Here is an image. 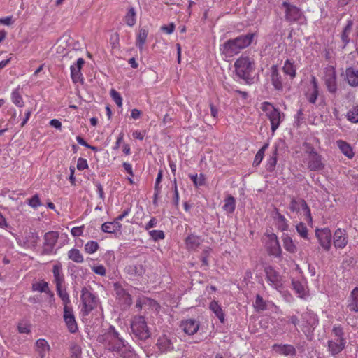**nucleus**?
Returning <instances> with one entry per match:
<instances>
[{"mask_svg":"<svg viewBox=\"0 0 358 358\" xmlns=\"http://www.w3.org/2000/svg\"><path fill=\"white\" fill-rule=\"evenodd\" d=\"M97 341L104 344L109 351L115 352L123 358H130L134 354L131 346L120 336L113 326H110L103 334L99 335Z\"/></svg>","mask_w":358,"mask_h":358,"instance_id":"nucleus-1","label":"nucleus"},{"mask_svg":"<svg viewBox=\"0 0 358 358\" xmlns=\"http://www.w3.org/2000/svg\"><path fill=\"white\" fill-rule=\"evenodd\" d=\"M255 33H248L238 37L229 39L220 47V51L227 57H232L238 54L243 49L248 47L252 42Z\"/></svg>","mask_w":358,"mask_h":358,"instance_id":"nucleus-2","label":"nucleus"},{"mask_svg":"<svg viewBox=\"0 0 358 358\" xmlns=\"http://www.w3.org/2000/svg\"><path fill=\"white\" fill-rule=\"evenodd\" d=\"M237 76L250 83L252 80L250 73L254 70V62L248 57L242 55L234 64Z\"/></svg>","mask_w":358,"mask_h":358,"instance_id":"nucleus-3","label":"nucleus"},{"mask_svg":"<svg viewBox=\"0 0 358 358\" xmlns=\"http://www.w3.org/2000/svg\"><path fill=\"white\" fill-rule=\"evenodd\" d=\"M131 329L135 337L141 341H145L150 337V332L145 317L143 316L134 317L131 324Z\"/></svg>","mask_w":358,"mask_h":358,"instance_id":"nucleus-4","label":"nucleus"},{"mask_svg":"<svg viewBox=\"0 0 358 358\" xmlns=\"http://www.w3.org/2000/svg\"><path fill=\"white\" fill-rule=\"evenodd\" d=\"M81 293V300L83 306V311L84 315H87L92 310L96 308L98 298L86 287L82 289Z\"/></svg>","mask_w":358,"mask_h":358,"instance_id":"nucleus-5","label":"nucleus"},{"mask_svg":"<svg viewBox=\"0 0 358 358\" xmlns=\"http://www.w3.org/2000/svg\"><path fill=\"white\" fill-rule=\"evenodd\" d=\"M280 8L284 9L285 19L288 22H297L303 15V12L299 8L291 4L288 1H283Z\"/></svg>","mask_w":358,"mask_h":358,"instance_id":"nucleus-6","label":"nucleus"},{"mask_svg":"<svg viewBox=\"0 0 358 358\" xmlns=\"http://www.w3.org/2000/svg\"><path fill=\"white\" fill-rule=\"evenodd\" d=\"M323 80L327 90L331 94H335L337 92V83L336 71L334 66H329L325 68Z\"/></svg>","mask_w":358,"mask_h":358,"instance_id":"nucleus-7","label":"nucleus"},{"mask_svg":"<svg viewBox=\"0 0 358 358\" xmlns=\"http://www.w3.org/2000/svg\"><path fill=\"white\" fill-rule=\"evenodd\" d=\"M44 242L43 244L42 255H50L53 252L54 248L59 238V232L48 231L44 235Z\"/></svg>","mask_w":358,"mask_h":358,"instance_id":"nucleus-8","label":"nucleus"},{"mask_svg":"<svg viewBox=\"0 0 358 358\" xmlns=\"http://www.w3.org/2000/svg\"><path fill=\"white\" fill-rule=\"evenodd\" d=\"M289 209L292 212H299L301 209L305 213L306 220L308 222H312L310 209L304 199L292 198L290 201Z\"/></svg>","mask_w":358,"mask_h":358,"instance_id":"nucleus-9","label":"nucleus"},{"mask_svg":"<svg viewBox=\"0 0 358 358\" xmlns=\"http://www.w3.org/2000/svg\"><path fill=\"white\" fill-rule=\"evenodd\" d=\"M266 278L269 284L274 288L278 289L282 287V278L278 272L273 267L267 266L264 268Z\"/></svg>","mask_w":358,"mask_h":358,"instance_id":"nucleus-10","label":"nucleus"},{"mask_svg":"<svg viewBox=\"0 0 358 358\" xmlns=\"http://www.w3.org/2000/svg\"><path fill=\"white\" fill-rule=\"evenodd\" d=\"M63 317L69 331L71 334L76 333L78 327L71 307H64Z\"/></svg>","mask_w":358,"mask_h":358,"instance_id":"nucleus-11","label":"nucleus"},{"mask_svg":"<svg viewBox=\"0 0 358 358\" xmlns=\"http://www.w3.org/2000/svg\"><path fill=\"white\" fill-rule=\"evenodd\" d=\"M315 236L317 238L320 245L327 251L331 248V232L329 229L324 228L316 229Z\"/></svg>","mask_w":358,"mask_h":358,"instance_id":"nucleus-12","label":"nucleus"},{"mask_svg":"<svg viewBox=\"0 0 358 358\" xmlns=\"http://www.w3.org/2000/svg\"><path fill=\"white\" fill-rule=\"evenodd\" d=\"M267 117L271 122V131L274 133L280 126L281 121L283 120L285 115L284 113H282L279 109L272 107V110L268 113V115Z\"/></svg>","mask_w":358,"mask_h":358,"instance_id":"nucleus-13","label":"nucleus"},{"mask_svg":"<svg viewBox=\"0 0 358 358\" xmlns=\"http://www.w3.org/2000/svg\"><path fill=\"white\" fill-rule=\"evenodd\" d=\"M322 156L315 154L307 157L308 169L311 171H320L324 169V164L322 161Z\"/></svg>","mask_w":358,"mask_h":358,"instance_id":"nucleus-14","label":"nucleus"},{"mask_svg":"<svg viewBox=\"0 0 358 358\" xmlns=\"http://www.w3.org/2000/svg\"><path fill=\"white\" fill-rule=\"evenodd\" d=\"M273 350L278 354L284 356H294L296 354L295 347L290 344H278L273 345Z\"/></svg>","mask_w":358,"mask_h":358,"instance_id":"nucleus-15","label":"nucleus"},{"mask_svg":"<svg viewBox=\"0 0 358 358\" xmlns=\"http://www.w3.org/2000/svg\"><path fill=\"white\" fill-rule=\"evenodd\" d=\"M184 332L188 335H194L199 328V322L194 319L182 321L180 326Z\"/></svg>","mask_w":358,"mask_h":358,"instance_id":"nucleus-16","label":"nucleus"},{"mask_svg":"<svg viewBox=\"0 0 358 358\" xmlns=\"http://www.w3.org/2000/svg\"><path fill=\"white\" fill-rule=\"evenodd\" d=\"M84 64L85 60L83 58H79L76 64L71 66V76L73 83L78 81L83 82V76L80 70Z\"/></svg>","mask_w":358,"mask_h":358,"instance_id":"nucleus-17","label":"nucleus"},{"mask_svg":"<svg viewBox=\"0 0 358 358\" xmlns=\"http://www.w3.org/2000/svg\"><path fill=\"white\" fill-rule=\"evenodd\" d=\"M345 338H341V340H338V338L330 340L328 341L329 351L332 355L335 356L345 348Z\"/></svg>","mask_w":358,"mask_h":358,"instance_id":"nucleus-18","label":"nucleus"},{"mask_svg":"<svg viewBox=\"0 0 358 358\" xmlns=\"http://www.w3.org/2000/svg\"><path fill=\"white\" fill-rule=\"evenodd\" d=\"M268 245L270 255L276 257H280L281 256L282 250L275 234H272L269 236V241Z\"/></svg>","mask_w":358,"mask_h":358,"instance_id":"nucleus-19","label":"nucleus"},{"mask_svg":"<svg viewBox=\"0 0 358 358\" xmlns=\"http://www.w3.org/2000/svg\"><path fill=\"white\" fill-rule=\"evenodd\" d=\"M348 243L347 234L345 230L338 229L334 234V245L336 248H343Z\"/></svg>","mask_w":358,"mask_h":358,"instance_id":"nucleus-20","label":"nucleus"},{"mask_svg":"<svg viewBox=\"0 0 358 358\" xmlns=\"http://www.w3.org/2000/svg\"><path fill=\"white\" fill-rule=\"evenodd\" d=\"M345 80L352 87L358 86V68L348 67L345 71Z\"/></svg>","mask_w":358,"mask_h":358,"instance_id":"nucleus-21","label":"nucleus"},{"mask_svg":"<svg viewBox=\"0 0 358 358\" xmlns=\"http://www.w3.org/2000/svg\"><path fill=\"white\" fill-rule=\"evenodd\" d=\"M271 83L274 88L277 90H282L283 85L282 77L278 72V66L273 65L271 66Z\"/></svg>","mask_w":358,"mask_h":358,"instance_id":"nucleus-22","label":"nucleus"},{"mask_svg":"<svg viewBox=\"0 0 358 358\" xmlns=\"http://www.w3.org/2000/svg\"><path fill=\"white\" fill-rule=\"evenodd\" d=\"M347 308L351 312L358 313V287L351 292L348 299Z\"/></svg>","mask_w":358,"mask_h":358,"instance_id":"nucleus-23","label":"nucleus"},{"mask_svg":"<svg viewBox=\"0 0 358 358\" xmlns=\"http://www.w3.org/2000/svg\"><path fill=\"white\" fill-rule=\"evenodd\" d=\"M125 272L131 277L142 276L145 269L142 264H130L125 267Z\"/></svg>","mask_w":358,"mask_h":358,"instance_id":"nucleus-24","label":"nucleus"},{"mask_svg":"<svg viewBox=\"0 0 358 358\" xmlns=\"http://www.w3.org/2000/svg\"><path fill=\"white\" fill-rule=\"evenodd\" d=\"M52 273L54 276V282L55 283L56 287L62 286V284L64 282V277L60 263L53 266Z\"/></svg>","mask_w":358,"mask_h":358,"instance_id":"nucleus-25","label":"nucleus"},{"mask_svg":"<svg viewBox=\"0 0 358 358\" xmlns=\"http://www.w3.org/2000/svg\"><path fill=\"white\" fill-rule=\"evenodd\" d=\"M157 345L162 351L171 350L173 348L171 338L166 335L159 336Z\"/></svg>","mask_w":358,"mask_h":358,"instance_id":"nucleus-26","label":"nucleus"},{"mask_svg":"<svg viewBox=\"0 0 358 358\" xmlns=\"http://www.w3.org/2000/svg\"><path fill=\"white\" fill-rule=\"evenodd\" d=\"M336 144L343 155L350 159L353 157L354 152L349 143L344 141L338 140L336 141Z\"/></svg>","mask_w":358,"mask_h":358,"instance_id":"nucleus-27","label":"nucleus"},{"mask_svg":"<svg viewBox=\"0 0 358 358\" xmlns=\"http://www.w3.org/2000/svg\"><path fill=\"white\" fill-rule=\"evenodd\" d=\"M185 243L189 250H196L200 245L201 239L198 236L190 234L186 238Z\"/></svg>","mask_w":358,"mask_h":358,"instance_id":"nucleus-28","label":"nucleus"},{"mask_svg":"<svg viewBox=\"0 0 358 358\" xmlns=\"http://www.w3.org/2000/svg\"><path fill=\"white\" fill-rule=\"evenodd\" d=\"M32 290L44 292L50 296V298H53V293L49 289L48 283L45 281L37 282L32 284Z\"/></svg>","mask_w":358,"mask_h":358,"instance_id":"nucleus-29","label":"nucleus"},{"mask_svg":"<svg viewBox=\"0 0 358 358\" xmlns=\"http://www.w3.org/2000/svg\"><path fill=\"white\" fill-rule=\"evenodd\" d=\"M209 308L215 314L220 321L222 323H224V314L218 303L215 301H211Z\"/></svg>","mask_w":358,"mask_h":358,"instance_id":"nucleus-30","label":"nucleus"},{"mask_svg":"<svg viewBox=\"0 0 358 358\" xmlns=\"http://www.w3.org/2000/svg\"><path fill=\"white\" fill-rule=\"evenodd\" d=\"M36 348L40 357L44 358L45 352L49 350V345L45 339H38L36 342Z\"/></svg>","mask_w":358,"mask_h":358,"instance_id":"nucleus-31","label":"nucleus"},{"mask_svg":"<svg viewBox=\"0 0 358 358\" xmlns=\"http://www.w3.org/2000/svg\"><path fill=\"white\" fill-rule=\"evenodd\" d=\"M283 241V246L285 249L290 252L295 253L297 251V248L296 245L294 243L291 237L287 235H285L282 238Z\"/></svg>","mask_w":358,"mask_h":358,"instance_id":"nucleus-32","label":"nucleus"},{"mask_svg":"<svg viewBox=\"0 0 358 358\" xmlns=\"http://www.w3.org/2000/svg\"><path fill=\"white\" fill-rule=\"evenodd\" d=\"M283 72L290 76L292 79L294 78L296 76V69L294 66V63L291 62L289 59H287L285 62L284 66L282 67Z\"/></svg>","mask_w":358,"mask_h":358,"instance_id":"nucleus-33","label":"nucleus"},{"mask_svg":"<svg viewBox=\"0 0 358 358\" xmlns=\"http://www.w3.org/2000/svg\"><path fill=\"white\" fill-rule=\"evenodd\" d=\"M68 258L76 263H82L84 261L83 255L80 250L73 248L68 252Z\"/></svg>","mask_w":358,"mask_h":358,"instance_id":"nucleus-34","label":"nucleus"},{"mask_svg":"<svg viewBox=\"0 0 358 358\" xmlns=\"http://www.w3.org/2000/svg\"><path fill=\"white\" fill-rule=\"evenodd\" d=\"M352 27V22L351 20L348 22V24L344 27L342 34H341V40L343 42V47L344 48L346 45L349 43L350 38H349V34L350 33Z\"/></svg>","mask_w":358,"mask_h":358,"instance_id":"nucleus-35","label":"nucleus"},{"mask_svg":"<svg viewBox=\"0 0 358 358\" xmlns=\"http://www.w3.org/2000/svg\"><path fill=\"white\" fill-rule=\"evenodd\" d=\"M136 11L134 8L130 7L124 16V21L126 24L129 27H133L136 24Z\"/></svg>","mask_w":358,"mask_h":358,"instance_id":"nucleus-36","label":"nucleus"},{"mask_svg":"<svg viewBox=\"0 0 358 358\" xmlns=\"http://www.w3.org/2000/svg\"><path fill=\"white\" fill-rule=\"evenodd\" d=\"M236 207V201L234 196H229L225 200H224V204L223 206V209L228 213H232Z\"/></svg>","mask_w":358,"mask_h":358,"instance_id":"nucleus-37","label":"nucleus"},{"mask_svg":"<svg viewBox=\"0 0 358 358\" xmlns=\"http://www.w3.org/2000/svg\"><path fill=\"white\" fill-rule=\"evenodd\" d=\"M277 155H278V148H275L273 150L272 155L267 161L266 169L269 172H273L277 164Z\"/></svg>","mask_w":358,"mask_h":358,"instance_id":"nucleus-38","label":"nucleus"},{"mask_svg":"<svg viewBox=\"0 0 358 358\" xmlns=\"http://www.w3.org/2000/svg\"><path fill=\"white\" fill-rule=\"evenodd\" d=\"M56 290L58 296L63 302L64 307L69 306L68 304L70 303V299L66 289H62V286H59L56 287Z\"/></svg>","mask_w":358,"mask_h":358,"instance_id":"nucleus-39","label":"nucleus"},{"mask_svg":"<svg viewBox=\"0 0 358 358\" xmlns=\"http://www.w3.org/2000/svg\"><path fill=\"white\" fill-rule=\"evenodd\" d=\"M148 31L145 29H141L139 30V34L137 37L136 45L138 47L140 50L143 49V46L145 44L147 36H148Z\"/></svg>","mask_w":358,"mask_h":358,"instance_id":"nucleus-40","label":"nucleus"},{"mask_svg":"<svg viewBox=\"0 0 358 358\" xmlns=\"http://www.w3.org/2000/svg\"><path fill=\"white\" fill-rule=\"evenodd\" d=\"M268 146V143H265L262 146V148L258 150V152H257V154L255 157V159L253 162L254 166H257L261 163V162L262 161V159L264 158L265 150H266Z\"/></svg>","mask_w":358,"mask_h":358,"instance_id":"nucleus-41","label":"nucleus"},{"mask_svg":"<svg viewBox=\"0 0 358 358\" xmlns=\"http://www.w3.org/2000/svg\"><path fill=\"white\" fill-rule=\"evenodd\" d=\"M20 87L16 88L11 94L13 103L18 107L23 106V100L19 92Z\"/></svg>","mask_w":358,"mask_h":358,"instance_id":"nucleus-42","label":"nucleus"},{"mask_svg":"<svg viewBox=\"0 0 358 358\" xmlns=\"http://www.w3.org/2000/svg\"><path fill=\"white\" fill-rule=\"evenodd\" d=\"M189 178L196 187L203 186L205 184V176L203 173L189 175Z\"/></svg>","mask_w":358,"mask_h":358,"instance_id":"nucleus-43","label":"nucleus"},{"mask_svg":"<svg viewBox=\"0 0 358 358\" xmlns=\"http://www.w3.org/2000/svg\"><path fill=\"white\" fill-rule=\"evenodd\" d=\"M347 118L353 123L358 122V106L353 107L348 112Z\"/></svg>","mask_w":358,"mask_h":358,"instance_id":"nucleus-44","label":"nucleus"},{"mask_svg":"<svg viewBox=\"0 0 358 358\" xmlns=\"http://www.w3.org/2000/svg\"><path fill=\"white\" fill-rule=\"evenodd\" d=\"M296 229L297 232L302 238L304 239H309L308 229L304 223L300 222L296 225Z\"/></svg>","mask_w":358,"mask_h":358,"instance_id":"nucleus-45","label":"nucleus"},{"mask_svg":"<svg viewBox=\"0 0 358 358\" xmlns=\"http://www.w3.org/2000/svg\"><path fill=\"white\" fill-rule=\"evenodd\" d=\"M254 306L257 310H264L266 309V301L259 294L256 296Z\"/></svg>","mask_w":358,"mask_h":358,"instance_id":"nucleus-46","label":"nucleus"},{"mask_svg":"<svg viewBox=\"0 0 358 358\" xmlns=\"http://www.w3.org/2000/svg\"><path fill=\"white\" fill-rule=\"evenodd\" d=\"M99 248V244L97 242L91 241L87 242L85 245V250L89 254L95 252Z\"/></svg>","mask_w":358,"mask_h":358,"instance_id":"nucleus-47","label":"nucleus"},{"mask_svg":"<svg viewBox=\"0 0 358 358\" xmlns=\"http://www.w3.org/2000/svg\"><path fill=\"white\" fill-rule=\"evenodd\" d=\"M110 96L115 103L119 106L122 107V98L120 94L116 91L115 89H112L110 90Z\"/></svg>","mask_w":358,"mask_h":358,"instance_id":"nucleus-48","label":"nucleus"},{"mask_svg":"<svg viewBox=\"0 0 358 358\" xmlns=\"http://www.w3.org/2000/svg\"><path fill=\"white\" fill-rule=\"evenodd\" d=\"M149 234L154 241H158L164 238V233L162 230H152L149 231Z\"/></svg>","mask_w":358,"mask_h":358,"instance_id":"nucleus-49","label":"nucleus"},{"mask_svg":"<svg viewBox=\"0 0 358 358\" xmlns=\"http://www.w3.org/2000/svg\"><path fill=\"white\" fill-rule=\"evenodd\" d=\"M28 203L34 208L41 206V203L38 194H35L31 199H28Z\"/></svg>","mask_w":358,"mask_h":358,"instance_id":"nucleus-50","label":"nucleus"},{"mask_svg":"<svg viewBox=\"0 0 358 358\" xmlns=\"http://www.w3.org/2000/svg\"><path fill=\"white\" fill-rule=\"evenodd\" d=\"M101 230L105 233H115L116 231L111 222H107L102 224Z\"/></svg>","mask_w":358,"mask_h":358,"instance_id":"nucleus-51","label":"nucleus"},{"mask_svg":"<svg viewBox=\"0 0 358 358\" xmlns=\"http://www.w3.org/2000/svg\"><path fill=\"white\" fill-rule=\"evenodd\" d=\"M332 332L334 334V336L338 338V340H341V338H344V331L343 329L341 326L334 327L332 329Z\"/></svg>","mask_w":358,"mask_h":358,"instance_id":"nucleus-52","label":"nucleus"},{"mask_svg":"<svg viewBox=\"0 0 358 358\" xmlns=\"http://www.w3.org/2000/svg\"><path fill=\"white\" fill-rule=\"evenodd\" d=\"M27 241H30L33 246H36L38 240V234L36 232H29L27 236Z\"/></svg>","mask_w":358,"mask_h":358,"instance_id":"nucleus-53","label":"nucleus"},{"mask_svg":"<svg viewBox=\"0 0 358 358\" xmlns=\"http://www.w3.org/2000/svg\"><path fill=\"white\" fill-rule=\"evenodd\" d=\"M71 358H80L81 355V349L79 345H74L71 348Z\"/></svg>","mask_w":358,"mask_h":358,"instance_id":"nucleus-54","label":"nucleus"},{"mask_svg":"<svg viewBox=\"0 0 358 358\" xmlns=\"http://www.w3.org/2000/svg\"><path fill=\"white\" fill-rule=\"evenodd\" d=\"M92 271L97 275L104 276L106 273L105 267L102 265L94 266L92 267Z\"/></svg>","mask_w":358,"mask_h":358,"instance_id":"nucleus-55","label":"nucleus"},{"mask_svg":"<svg viewBox=\"0 0 358 358\" xmlns=\"http://www.w3.org/2000/svg\"><path fill=\"white\" fill-rule=\"evenodd\" d=\"M88 168V164L85 159L82 157L78 158L77 162V169L80 171H83Z\"/></svg>","mask_w":358,"mask_h":358,"instance_id":"nucleus-56","label":"nucleus"},{"mask_svg":"<svg viewBox=\"0 0 358 358\" xmlns=\"http://www.w3.org/2000/svg\"><path fill=\"white\" fill-rule=\"evenodd\" d=\"M319 94V90H313V92L310 94H307V99L308 101L311 103H315V101L317 99Z\"/></svg>","mask_w":358,"mask_h":358,"instance_id":"nucleus-57","label":"nucleus"},{"mask_svg":"<svg viewBox=\"0 0 358 358\" xmlns=\"http://www.w3.org/2000/svg\"><path fill=\"white\" fill-rule=\"evenodd\" d=\"M292 285L294 290L299 294L304 293V288L303 285L298 281H292Z\"/></svg>","mask_w":358,"mask_h":358,"instance_id":"nucleus-58","label":"nucleus"},{"mask_svg":"<svg viewBox=\"0 0 358 358\" xmlns=\"http://www.w3.org/2000/svg\"><path fill=\"white\" fill-rule=\"evenodd\" d=\"M161 29L166 34H171L174 31L175 24L174 23L171 22L168 25H163L161 27Z\"/></svg>","mask_w":358,"mask_h":358,"instance_id":"nucleus-59","label":"nucleus"},{"mask_svg":"<svg viewBox=\"0 0 358 358\" xmlns=\"http://www.w3.org/2000/svg\"><path fill=\"white\" fill-rule=\"evenodd\" d=\"M275 210H276V215H277V218L278 220V222L280 223L285 224V227H282V230H287L288 224L287 223V220L285 219V216L281 215L277 209H275Z\"/></svg>","mask_w":358,"mask_h":358,"instance_id":"nucleus-60","label":"nucleus"},{"mask_svg":"<svg viewBox=\"0 0 358 358\" xmlns=\"http://www.w3.org/2000/svg\"><path fill=\"white\" fill-rule=\"evenodd\" d=\"M306 147V153L308 154V157L313 156L315 154H318L315 148L309 143L304 144Z\"/></svg>","mask_w":358,"mask_h":358,"instance_id":"nucleus-61","label":"nucleus"},{"mask_svg":"<svg viewBox=\"0 0 358 358\" xmlns=\"http://www.w3.org/2000/svg\"><path fill=\"white\" fill-rule=\"evenodd\" d=\"M272 107H274L271 103L268 102H264L262 103V110L266 112V115H268V113L272 110Z\"/></svg>","mask_w":358,"mask_h":358,"instance_id":"nucleus-62","label":"nucleus"},{"mask_svg":"<svg viewBox=\"0 0 358 358\" xmlns=\"http://www.w3.org/2000/svg\"><path fill=\"white\" fill-rule=\"evenodd\" d=\"M120 299L127 306H131L132 303V299L129 293L127 294H125V296H122Z\"/></svg>","mask_w":358,"mask_h":358,"instance_id":"nucleus-63","label":"nucleus"},{"mask_svg":"<svg viewBox=\"0 0 358 358\" xmlns=\"http://www.w3.org/2000/svg\"><path fill=\"white\" fill-rule=\"evenodd\" d=\"M17 328L19 332L21 334H28L30 331L29 327L25 324H20Z\"/></svg>","mask_w":358,"mask_h":358,"instance_id":"nucleus-64","label":"nucleus"}]
</instances>
